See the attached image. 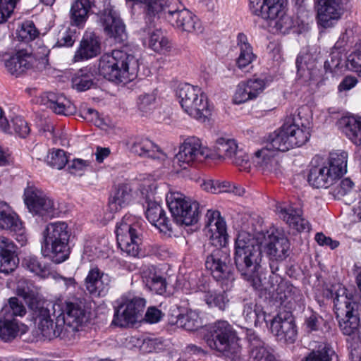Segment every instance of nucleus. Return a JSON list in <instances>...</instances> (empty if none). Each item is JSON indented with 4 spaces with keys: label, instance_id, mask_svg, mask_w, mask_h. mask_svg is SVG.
I'll return each mask as SVG.
<instances>
[{
    "label": "nucleus",
    "instance_id": "f257e3e1",
    "mask_svg": "<svg viewBox=\"0 0 361 361\" xmlns=\"http://www.w3.org/2000/svg\"><path fill=\"white\" fill-rule=\"evenodd\" d=\"M17 290L18 295L28 304L35 325L46 339L51 340L57 337L69 340L74 338L75 333L90 319V312L85 302L79 299H73L52 305L54 314H56V308L59 312L54 322L48 305L37 300L35 291L20 286H18Z\"/></svg>",
    "mask_w": 361,
    "mask_h": 361
},
{
    "label": "nucleus",
    "instance_id": "f03ea898",
    "mask_svg": "<svg viewBox=\"0 0 361 361\" xmlns=\"http://www.w3.org/2000/svg\"><path fill=\"white\" fill-rule=\"evenodd\" d=\"M204 231L209 239V243L216 247L207 257L206 268L210 270L217 281L221 282L222 288L226 289L219 293L208 291L204 300L209 307H216L224 311L229 302L226 290L232 287L235 277L228 252L219 248L226 247L228 235L226 221L219 211H207Z\"/></svg>",
    "mask_w": 361,
    "mask_h": 361
},
{
    "label": "nucleus",
    "instance_id": "7ed1b4c3",
    "mask_svg": "<svg viewBox=\"0 0 361 361\" xmlns=\"http://www.w3.org/2000/svg\"><path fill=\"white\" fill-rule=\"evenodd\" d=\"M262 257L260 246L256 240L245 232L240 233L235 242V265L241 276L255 289L262 286L258 274Z\"/></svg>",
    "mask_w": 361,
    "mask_h": 361
},
{
    "label": "nucleus",
    "instance_id": "20e7f679",
    "mask_svg": "<svg viewBox=\"0 0 361 361\" xmlns=\"http://www.w3.org/2000/svg\"><path fill=\"white\" fill-rule=\"evenodd\" d=\"M204 340L211 349L224 354L231 361H240L242 348L233 326L225 320H219L207 329Z\"/></svg>",
    "mask_w": 361,
    "mask_h": 361
},
{
    "label": "nucleus",
    "instance_id": "39448f33",
    "mask_svg": "<svg viewBox=\"0 0 361 361\" xmlns=\"http://www.w3.org/2000/svg\"><path fill=\"white\" fill-rule=\"evenodd\" d=\"M135 57L120 49L102 55L98 64L99 74L106 80L116 83H126L133 80L130 66L135 65Z\"/></svg>",
    "mask_w": 361,
    "mask_h": 361
},
{
    "label": "nucleus",
    "instance_id": "423d86ee",
    "mask_svg": "<svg viewBox=\"0 0 361 361\" xmlns=\"http://www.w3.org/2000/svg\"><path fill=\"white\" fill-rule=\"evenodd\" d=\"M44 241L42 253L50 257L55 263L65 261L69 255L68 240L70 233L65 222L49 224L43 231Z\"/></svg>",
    "mask_w": 361,
    "mask_h": 361
},
{
    "label": "nucleus",
    "instance_id": "0eeeda50",
    "mask_svg": "<svg viewBox=\"0 0 361 361\" xmlns=\"http://www.w3.org/2000/svg\"><path fill=\"white\" fill-rule=\"evenodd\" d=\"M181 107L190 116L204 122L211 114L206 95L197 86L185 84L178 92Z\"/></svg>",
    "mask_w": 361,
    "mask_h": 361
},
{
    "label": "nucleus",
    "instance_id": "6e6552de",
    "mask_svg": "<svg viewBox=\"0 0 361 361\" xmlns=\"http://www.w3.org/2000/svg\"><path fill=\"white\" fill-rule=\"evenodd\" d=\"M166 203L176 224L190 226L198 221L201 209L197 201L179 192H171L166 196Z\"/></svg>",
    "mask_w": 361,
    "mask_h": 361
},
{
    "label": "nucleus",
    "instance_id": "1a4fd4ad",
    "mask_svg": "<svg viewBox=\"0 0 361 361\" xmlns=\"http://www.w3.org/2000/svg\"><path fill=\"white\" fill-rule=\"evenodd\" d=\"M91 8L92 14L99 18L105 34L116 42H123L127 39L126 25L110 1H94Z\"/></svg>",
    "mask_w": 361,
    "mask_h": 361
},
{
    "label": "nucleus",
    "instance_id": "9d476101",
    "mask_svg": "<svg viewBox=\"0 0 361 361\" xmlns=\"http://www.w3.org/2000/svg\"><path fill=\"white\" fill-rule=\"evenodd\" d=\"M133 220L131 216L125 215L116 224V234L120 249L128 255L137 257L142 243V229Z\"/></svg>",
    "mask_w": 361,
    "mask_h": 361
},
{
    "label": "nucleus",
    "instance_id": "9b49d317",
    "mask_svg": "<svg viewBox=\"0 0 361 361\" xmlns=\"http://www.w3.org/2000/svg\"><path fill=\"white\" fill-rule=\"evenodd\" d=\"M308 112L307 106H301L283 124L292 148L305 145L310 137Z\"/></svg>",
    "mask_w": 361,
    "mask_h": 361
},
{
    "label": "nucleus",
    "instance_id": "f8f14e48",
    "mask_svg": "<svg viewBox=\"0 0 361 361\" xmlns=\"http://www.w3.org/2000/svg\"><path fill=\"white\" fill-rule=\"evenodd\" d=\"M24 202L30 212L44 219H51L58 214V207L53 199L35 185L24 191Z\"/></svg>",
    "mask_w": 361,
    "mask_h": 361
},
{
    "label": "nucleus",
    "instance_id": "ddd939ff",
    "mask_svg": "<svg viewBox=\"0 0 361 361\" xmlns=\"http://www.w3.org/2000/svg\"><path fill=\"white\" fill-rule=\"evenodd\" d=\"M361 303H349L345 311V315L338 320L339 328L347 336L348 348H353L355 353L360 350L361 336L359 326L361 324V314L358 310Z\"/></svg>",
    "mask_w": 361,
    "mask_h": 361
},
{
    "label": "nucleus",
    "instance_id": "4468645a",
    "mask_svg": "<svg viewBox=\"0 0 361 361\" xmlns=\"http://www.w3.org/2000/svg\"><path fill=\"white\" fill-rule=\"evenodd\" d=\"M42 55L38 53H30L26 50H20L16 54L4 61V66L8 73L15 77H19L27 71L39 69V65L44 63L49 50L46 47L41 48Z\"/></svg>",
    "mask_w": 361,
    "mask_h": 361
},
{
    "label": "nucleus",
    "instance_id": "2eb2a0df",
    "mask_svg": "<svg viewBox=\"0 0 361 361\" xmlns=\"http://www.w3.org/2000/svg\"><path fill=\"white\" fill-rule=\"evenodd\" d=\"M209 155V149L202 145L198 137H190L180 145L179 152L175 157L174 163L185 169L187 166H195L204 162Z\"/></svg>",
    "mask_w": 361,
    "mask_h": 361
},
{
    "label": "nucleus",
    "instance_id": "dca6fc26",
    "mask_svg": "<svg viewBox=\"0 0 361 361\" xmlns=\"http://www.w3.org/2000/svg\"><path fill=\"white\" fill-rule=\"evenodd\" d=\"M250 8L254 15L265 20L279 18L276 27L283 33L288 32L292 26L291 19L284 15L283 4L280 1H250Z\"/></svg>",
    "mask_w": 361,
    "mask_h": 361
},
{
    "label": "nucleus",
    "instance_id": "f3484780",
    "mask_svg": "<svg viewBox=\"0 0 361 361\" xmlns=\"http://www.w3.org/2000/svg\"><path fill=\"white\" fill-rule=\"evenodd\" d=\"M145 307V300L140 297L127 298L115 307L112 324L126 327L135 324L142 316Z\"/></svg>",
    "mask_w": 361,
    "mask_h": 361
},
{
    "label": "nucleus",
    "instance_id": "a211bd4d",
    "mask_svg": "<svg viewBox=\"0 0 361 361\" xmlns=\"http://www.w3.org/2000/svg\"><path fill=\"white\" fill-rule=\"evenodd\" d=\"M270 322V330L279 341L293 343L296 341V325L290 311L279 312Z\"/></svg>",
    "mask_w": 361,
    "mask_h": 361
},
{
    "label": "nucleus",
    "instance_id": "6ab92c4d",
    "mask_svg": "<svg viewBox=\"0 0 361 361\" xmlns=\"http://www.w3.org/2000/svg\"><path fill=\"white\" fill-rule=\"evenodd\" d=\"M345 4L344 1H317L315 9L318 25L323 28L334 27L347 11Z\"/></svg>",
    "mask_w": 361,
    "mask_h": 361
},
{
    "label": "nucleus",
    "instance_id": "aec40b11",
    "mask_svg": "<svg viewBox=\"0 0 361 361\" xmlns=\"http://www.w3.org/2000/svg\"><path fill=\"white\" fill-rule=\"evenodd\" d=\"M168 14L169 20L180 31L195 34L203 32L199 18L186 8L169 9Z\"/></svg>",
    "mask_w": 361,
    "mask_h": 361
},
{
    "label": "nucleus",
    "instance_id": "412c9836",
    "mask_svg": "<svg viewBox=\"0 0 361 361\" xmlns=\"http://www.w3.org/2000/svg\"><path fill=\"white\" fill-rule=\"evenodd\" d=\"M214 150L219 157L228 159L236 165L242 166L248 159L245 153L238 149L234 139L221 137L216 140Z\"/></svg>",
    "mask_w": 361,
    "mask_h": 361
},
{
    "label": "nucleus",
    "instance_id": "4be33fe9",
    "mask_svg": "<svg viewBox=\"0 0 361 361\" xmlns=\"http://www.w3.org/2000/svg\"><path fill=\"white\" fill-rule=\"evenodd\" d=\"M100 52L99 37L94 32L86 31L82 36L79 47L74 54L73 61L79 62L88 60L97 56Z\"/></svg>",
    "mask_w": 361,
    "mask_h": 361
},
{
    "label": "nucleus",
    "instance_id": "5701e85b",
    "mask_svg": "<svg viewBox=\"0 0 361 361\" xmlns=\"http://www.w3.org/2000/svg\"><path fill=\"white\" fill-rule=\"evenodd\" d=\"M279 216L290 227L298 232H309L311 225L309 221L302 217V211L300 204H293L288 207H279L277 209Z\"/></svg>",
    "mask_w": 361,
    "mask_h": 361
},
{
    "label": "nucleus",
    "instance_id": "b1692460",
    "mask_svg": "<svg viewBox=\"0 0 361 361\" xmlns=\"http://www.w3.org/2000/svg\"><path fill=\"white\" fill-rule=\"evenodd\" d=\"M111 277L98 268L89 271L85 279V287L89 293L94 296L104 295L110 288Z\"/></svg>",
    "mask_w": 361,
    "mask_h": 361
},
{
    "label": "nucleus",
    "instance_id": "393cba45",
    "mask_svg": "<svg viewBox=\"0 0 361 361\" xmlns=\"http://www.w3.org/2000/svg\"><path fill=\"white\" fill-rule=\"evenodd\" d=\"M276 300L289 310H294L296 306L302 303L303 296L301 291L292 284L281 283L276 290Z\"/></svg>",
    "mask_w": 361,
    "mask_h": 361
},
{
    "label": "nucleus",
    "instance_id": "a878e982",
    "mask_svg": "<svg viewBox=\"0 0 361 361\" xmlns=\"http://www.w3.org/2000/svg\"><path fill=\"white\" fill-rule=\"evenodd\" d=\"M276 155L274 152L262 147L255 152L253 162L263 173L278 174L281 173V164Z\"/></svg>",
    "mask_w": 361,
    "mask_h": 361
},
{
    "label": "nucleus",
    "instance_id": "bb28decb",
    "mask_svg": "<svg viewBox=\"0 0 361 361\" xmlns=\"http://www.w3.org/2000/svg\"><path fill=\"white\" fill-rule=\"evenodd\" d=\"M16 247L12 240L0 236V272L9 274L17 267Z\"/></svg>",
    "mask_w": 361,
    "mask_h": 361
},
{
    "label": "nucleus",
    "instance_id": "cd10ccee",
    "mask_svg": "<svg viewBox=\"0 0 361 361\" xmlns=\"http://www.w3.org/2000/svg\"><path fill=\"white\" fill-rule=\"evenodd\" d=\"M267 252L271 259L284 260L290 254V242L283 234L277 233L269 237Z\"/></svg>",
    "mask_w": 361,
    "mask_h": 361
},
{
    "label": "nucleus",
    "instance_id": "c85d7f7f",
    "mask_svg": "<svg viewBox=\"0 0 361 361\" xmlns=\"http://www.w3.org/2000/svg\"><path fill=\"white\" fill-rule=\"evenodd\" d=\"M147 220L161 231H171V224L164 210L156 201L147 200L145 212Z\"/></svg>",
    "mask_w": 361,
    "mask_h": 361
},
{
    "label": "nucleus",
    "instance_id": "c756f323",
    "mask_svg": "<svg viewBox=\"0 0 361 361\" xmlns=\"http://www.w3.org/2000/svg\"><path fill=\"white\" fill-rule=\"evenodd\" d=\"M130 151L140 157L163 159L165 154L152 141L146 137H136L130 147Z\"/></svg>",
    "mask_w": 361,
    "mask_h": 361
},
{
    "label": "nucleus",
    "instance_id": "7c9ffc66",
    "mask_svg": "<svg viewBox=\"0 0 361 361\" xmlns=\"http://www.w3.org/2000/svg\"><path fill=\"white\" fill-rule=\"evenodd\" d=\"M42 102L47 108L56 114L68 116L75 112V106L61 94L48 92L42 97Z\"/></svg>",
    "mask_w": 361,
    "mask_h": 361
},
{
    "label": "nucleus",
    "instance_id": "2f4dec72",
    "mask_svg": "<svg viewBox=\"0 0 361 361\" xmlns=\"http://www.w3.org/2000/svg\"><path fill=\"white\" fill-rule=\"evenodd\" d=\"M154 25L144 29L147 33V38L143 40V44L157 53H164L171 48V43L159 29L152 30Z\"/></svg>",
    "mask_w": 361,
    "mask_h": 361
},
{
    "label": "nucleus",
    "instance_id": "473e14b6",
    "mask_svg": "<svg viewBox=\"0 0 361 361\" xmlns=\"http://www.w3.org/2000/svg\"><path fill=\"white\" fill-rule=\"evenodd\" d=\"M338 180L326 166L313 167L308 175V182L316 188H327L337 183Z\"/></svg>",
    "mask_w": 361,
    "mask_h": 361
},
{
    "label": "nucleus",
    "instance_id": "72a5a7b5",
    "mask_svg": "<svg viewBox=\"0 0 361 361\" xmlns=\"http://www.w3.org/2000/svg\"><path fill=\"white\" fill-rule=\"evenodd\" d=\"M0 228L22 233L23 224L18 215L5 202H0Z\"/></svg>",
    "mask_w": 361,
    "mask_h": 361
},
{
    "label": "nucleus",
    "instance_id": "f704fd0d",
    "mask_svg": "<svg viewBox=\"0 0 361 361\" xmlns=\"http://www.w3.org/2000/svg\"><path fill=\"white\" fill-rule=\"evenodd\" d=\"M132 200L131 188L127 184L118 185L111 194L109 208L111 212H116L126 207Z\"/></svg>",
    "mask_w": 361,
    "mask_h": 361
},
{
    "label": "nucleus",
    "instance_id": "c9c22d12",
    "mask_svg": "<svg viewBox=\"0 0 361 361\" xmlns=\"http://www.w3.org/2000/svg\"><path fill=\"white\" fill-rule=\"evenodd\" d=\"M237 47L239 49V55L236 59V65L240 69H243L251 64L256 56L253 53L252 47L249 43L247 37L244 33L238 35Z\"/></svg>",
    "mask_w": 361,
    "mask_h": 361
},
{
    "label": "nucleus",
    "instance_id": "e433bc0d",
    "mask_svg": "<svg viewBox=\"0 0 361 361\" xmlns=\"http://www.w3.org/2000/svg\"><path fill=\"white\" fill-rule=\"evenodd\" d=\"M264 147L276 154L279 151L286 152L292 148L284 125L269 135Z\"/></svg>",
    "mask_w": 361,
    "mask_h": 361
},
{
    "label": "nucleus",
    "instance_id": "4c0bfd02",
    "mask_svg": "<svg viewBox=\"0 0 361 361\" xmlns=\"http://www.w3.org/2000/svg\"><path fill=\"white\" fill-rule=\"evenodd\" d=\"M340 123L346 137L355 145L361 146V120L349 116L342 118Z\"/></svg>",
    "mask_w": 361,
    "mask_h": 361
},
{
    "label": "nucleus",
    "instance_id": "58836bf2",
    "mask_svg": "<svg viewBox=\"0 0 361 361\" xmlns=\"http://www.w3.org/2000/svg\"><path fill=\"white\" fill-rule=\"evenodd\" d=\"M243 315L245 322L257 326L262 323L267 324V314L262 307L253 302H246L243 305Z\"/></svg>",
    "mask_w": 361,
    "mask_h": 361
},
{
    "label": "nucleus",
    "instance_id": "ea45409f",
    "mask_svg": "<svg viewBox=\"0 0 361 361\" xmlns=\"http://www.w3.org/2000/svg\"><path fill=\"white\" fill-rule=\"evenodd\" d=\"M94 1H75L71 8V18L73 25L82 27L87 19L89 13H92Z\"/></svg>",
    "mask_w": 361,
    "mask_h": 361
},
{
    "label": "nucleus",
    "instance_id": "a19ab883",
    "mask_svg": "<svg viewBox=\"0 0 361 361\" xmlns=\"http://www.w3.org/2000/svg\"><path fill=\"white\" fill-rule=\"evenodd\" d=\"M348 154L345 152H332L329 156V166L326 167L338 180L347 171Z\"/></svg>",
    "mask_w": 361,
    "mask_h": 361
},
{
    "label": "nucleus",
    "instance_id": "79ce46f5",
    "mask_svg": "<svg viewBox=\"0 0 361 361\" xmlns=\"http://www.w3.org/2000/svg\"><path fill=\"white\" fill-rule=\"evenodd\" d=\"M26 308L23 302L17 298L13 297L8 300V304L5 305L0 314L10 319L17 320L16 317H23L26 314Z\"/></svg>",
    "mask_w": 361,
    "mask_h": 361
},
{
    "label": "nucleus",
    "instance_id": "37998d69",
    "mask_svg": "<svg viewBox=\"0 0 361 361\" xmlns=\"http://www.w3.org/2000/svg\"><path fill=\"white\" fill-rule=\"evenodd\" d=\"M20 331L18 320L10 319L0 314V338L8 341L15 338Z\"/></svg>",
    "mask_w": 361,
    "mask_h": 361
},
{
    "label": "nucleus",
    "instance_id": "c03bdc74",
    "mask_svg": "<svg viewBox=\"0 0 361 361\" xmlns=\"http://www.w3.org/2000/svg\"><path fill=\"white\" fill-rule=\"evenodd\" d=\"M94 84V75L85 68L79 70L72 78V86L78 91H85Z\"/></svg>",
    "mask_w": 361,
    "mask_h": 361
},
{
    "label": "nucleus",
    "instance_id": "a18cd8bd",
    "mask_svg": "<svg viewBox=\"0 0 361 361\" xmlns=\"http://www.w3.org/2000/svg\"><path fill=\"white\" fill-rule=\"evenodd\" d=\"M310 59L308 54L298 56L296 59L298 76L304 82H309L314 80L316 70L314 69V65L309 66L307 60Z\"/></svg>",
    "mask_w": 361,
    "mask_h": 361
},
{
    "label": "nucleus",
    "instance_id": "49530a36",
    "mask_svg": "<svg viewBox=\"0 0 361 361\" xmlns=\"http://www.w3.org/2000/svg\"><path fill=\"white\" fill-rule=\"evenodd\" d=\"M144 274V281L150 290L159 295H163L166 293V281L164 278L152 272L148 274L145 273Z\"/></svg>",
    "mask_w": 361,
    "mask_h": 361
},
{
    "label": "nucleus",
    "instance_id": "de8ad7c7",
    "mask_svg": "<svg viewBox=\"0 0 361 361\" xmlns=\"http://www.w3.org/2000/svg\"><path fill=\"white\" fill-rule=\"evenodd\" d=\"M141 7L145 10L147 20L152 24V18H156L159 13L164 12L168 13L169 9H172L169 5H164L161 1H138Z\"/></svg>",
    "mask_w": 361,
    "mask_h": 361
},
{
    "label": "nucleus",
    "instance_id": "09e8293b",
    "mask_svg": "<svg viewBox=\"0 0 361 361\" xmlns=\"http://www.w3.org/2000/svg\"><path fill=\"white\" fill-rule=\"evenodd\" d=\"M22 265L30 271L42 278H46L49 274V269L44 264H42L37 257L35 256L25 257L22 261Z\"/></svg>",
    "mask_w": 361,
    "mask_h": 361
},
{
    "label": "nucleus",
    "instance_id": "8fccbe9b",
    "mask_svg": "<svg viewBox=\"0 0 361 361\" xmlns=\"http://www.w3.org/2000/svg\"><path fill=\"white\" fill-rule=\"evenodd\" d=\"M46 162L51 167L60 170L67 164L68 157L63 149H52L47 154Z\"/></svg>",
    "mask_w": 361,
    "mask_h": 361
},
{
    "label": "nucleus",
    "instance_id": "3c124183",
    "mask_svg": "<svg viewBox=\"0 0 361 361\" xmlns=\"http://www.w3.org/2000/svg\"><path fill=\"white\" fill-rule=\"evenodd\" d=\"M331 297L334 299L335 307L338 310L341 308L343 305L347 309L349 303H361V300L355 301L350 300L347 294V289L341 285L334 287V289L331 290Z\"/></svg>",
    "mask_w": 361,
    "mask_h": 361
},
{
    "label": "nucleus",
    "instance_id": "603ef678",
    "mask_svg": "<svg viewBox=\"0 0 361 361\" xmlns=\"http://www.w3.org/2000/svg\"><path fill=\"white\" fill-rule=\"evenodd\" d=\"M176 324L187 331H194L201 326L198 315L193 312L178 315Z\"/></svg>",
    "mask_w": 361,
    "mask_h": 361
},
{
    "label": "nucleus",
    "instance_id": "864d4df0",
    "mask_svg": "<svg viewBox=\"0 0 361 361\" xmlns=\"http://www.w3.org/2000/svg\"><path fill=\"white\" fill-rule=\"evenodd\" d=\"M39 35V30L31 20H27L23 23L18 31V37L25 42L32 41L38 37Z\"/></svg>",
    "mask_w": 361,
    "mask_h": 361
},
{
    "label": "nucleus",
    "instance_id": "5fc2aeb1",
    "mask_svg": "<svg viewBox=\"0 0 361 361\" xmlns=\"http://www.w3.org/2000/svg\"><path fill=\"white\" fill-rule=\"evenodd\" d=\"M354 183L349 178H344L334 185L331 188L332 195L338 199H340L348 194H350L353 189Z\"/></svg>",
    "mask_w": 361,
    "mask_h": 361
},
{
    "label": "nucleus",
    "instance_id": "6e6d98bb",
    "mask_svg": "<svg viewBox=\"0 0 361 361\" xmlns=\"http://www.w3.org/2000/svg\"><path fill=\"white\" fill-rule=\"evenodd\" d=\"M345 66L348 70L361 75V44L348 56Z\"/></svg>",
    "mask_w": 361,
    "mask_h": 361
},
{
    "label": "nucleus",
    "instance_id": "4d7b16f0",
    "mask_svg": "<svg viewBox=\"0 0 361 361\" xmlns=\"http://www.w3.org/2000/svg\"><path fill=\"white\" fill-rule=\"evenodd\" d=\"M254 99L255 97L250 94V88L247 82L245 81L240 82L233 98V102L240 104Z\"/></svg>",
    "mask_w": 361,
    "mask_h": 361
},
{
    "label": "nucleus",
    "instance_id": "13d9d810",
    "mask_svg": "<svg viewBox=\"0 0 361 361\" xmlns=\"http://www.w3.org/2000/svg\"><path fill=\"white\" fill-rule=\"evenodd\" d=\"M250 88V94L256 99L265 89L268 80L267 79L259 78L253 76L252 78L245 81Z\"/></svg>",
    "mask_w": 361,
    "mask_h": 361
},
{
    "label": "nucleus",
    "instance_id": "bf43d9fd",
    "mask_svg": "<svg viewBox=\"0 0 361 361\" xmlns=\"http://www.w3.org/2000/svg\"><path fill=\"white\" fill-rule=\"evenodd\" d=\"M14 133L20 137L25 138L30 132L28 123L20 116H16L11 120Z\"/></svg>",
    "mask_w": 361,
    "mask_h": 361
},
{
    "label": "nucleus",
    "instance_id": "052dcab7",
    "mask_svg": "<svg viewBox=\"0 0 361 361\" xmlns=\"http://www.w3.org/2000/svg\"><path fill=\"white\" fill-rule=\"evenodd\" d=\"M322 321V317L314 312H310L309 314H306L304 325L307 332L318 331Z\"/></svg>",
    "mask_w": 361,
    "mask_h": 361
},
{
    "label": "nucleus",
    "instance_id": "680f3d73",
    "mask_svg": "<svg viewBox=\"0 0 361 361\" xmlns=\"http://www.w3.org/2000/svg\"><path fill=\"white\" fill-rule=\"evenodd\" d=\"M334 351L327 347H324L320 350L312 351L307 357L305 361H331V356Z\"/></svg>",
    "mask_w": 361,
    "mask_h": 361
},
{
    "label": "nucleus",
    "instance_id": "e2e57ef3",
    "mask_svg": "<svg viewBox=\"0 0 361 361\" xmlns=\"http://www.w3.org/2000/svg\"><path fill=\"white\" fill-rule=\"evenodd\" d=\"M16 6V1H0V24L6 23L11 16Z\"/></svg>",
    "mask_w": 361,
    "mask_h": 361
},
{
    "label": "nucleus",
    "instance_id": "0e129e2a",
    "mask_svg": "<svg viewBox=\"0 0 361 361\" xmlns=\"http://www.w3.org/2000/svg\"><path fill=\"white\" fill-rule=\"evenodd\" d=\"M330 57V59H327L324 62V67L326 72L332 73L340 66L341 62V51H332Z\"/></svg>",
    "mask_w": 361,
    "mask_h": 361
},
{
    "label": "nucleus",
    "instance_id": "69168bd1",
    "mask_svg": "<svg viewBox=\"0 0 361 361\" xmlns=\"http://www.w3.org/2000/svg\"><path fill=\"white\" fill-rule=\"evenodd\" d=\"M155 97L152 94L140 95L138 101L139 109L142 112L147 113L152 109Z\"/></svg>",
    "mask_w": 361,
    "mask_h": 361
},
{
    "label": "nucleus",
    "instance_id": "338daca9",
    "mask_svg": "<svg viewBox=\"0 0 361 361\" xmlns=\"http://www.w3.org/2000/svg\"><path fill=\"white\" fill-rule=\"evenodd\" d=\"M86 168L87 165L82 159H74L68 166L70 173L75 176H82Z\"/></svg>",
    "mask_w": 361,
    "mask_h": 361
},
{
    "label": "nucleus",
    "instance_id": "774afa93",
    "mask_svg": "<svg viewBox=\"0 0 361 361\" xmlns=\"http://www.w3.org/2000/svg\"><path fill=\"white\" fill-rule=\"evenodd\" d=\"M315 240L319 245L322 246H329L331 249H335L339 245L336 240H332L330 237H327L322 233H317L315 235Z\"/></svg>",
    "mask_w": 361,
    "mask_h": 361
}]
</instances>
